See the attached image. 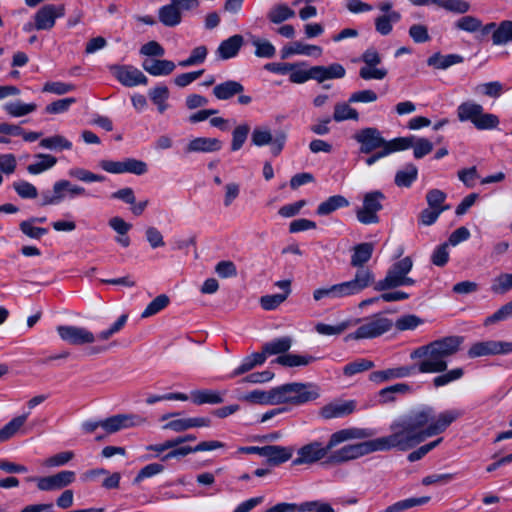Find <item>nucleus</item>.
I'll return each instance as SVG.
<instances>
[{"label":"nucleus","instance_id":"39448f33","mask_svg":"<svg viewBox=\"0 0 512 512\" xmlns=\"http://www.w3.org/2000/svg\"><path fill=\"white\" fill-rule=\"evenodd\" d=\"M457 117L461 122H471L478 130H492L500 123L498 116L485 113L482 105L473 101L461 103L457 108Z\"/></svg>","mask_w":512,"mask_h":512},{"label":"nucleus","instance_id":"412c9836","mask_svg":"<svg viewBox=\"0 0 512 512\" xmlns=\"http://www.w3.org/2000/svg\"><path fill=\"white\" fill-rule=\"evenodd\" d=\"M355 409L354 400H338L322 407L320 415L325 419L340 418L353 413Z\"/></svg>","mask_w":512,"mask_h":512},{"label":"nucleus","instance_id":"49530a36","mask_svg":"<svg viewBox=\"0 0 512 512\" xmlns=\"http://www.w3.org/2000/svg\"><path fill=\"white\" fill-rule=\"evenodd\" d=\"M404 138L410 140L409 148H413V155L416 159L423 158L433 150V144L427 138H417L413 135Z\"/></svg>","mask_w":512,"mask_h":512},{"label":"nucleus","instance_id":"c03bdc74","mask_svg":"<svg viewBox=\"0 0 512 512\" xmlns=\"http://www.w3.org/2000/svg\"><path fill=\"white\" fill-rule=\"evenodd\" d=\"M349 100L347 102H338L334 106L333 120L335 122H343L346 120H359V113L356 109L350 106Z\"/></svg>","mask_w":512,"mask_h":512},{"label":"nucleus","instance_id":"f3484780","mask_svg":"<svg viewBox=\"0 0 512 512\" xmlns=\"http://www.w3.org/2000/svg\"><path fill=\"white\" fill-rule=\"evenodd\" d=\"M57 333L63 341L71 345H85L96 341L95 335L84 327L60 325Z\"/></svg>","mask_w":512,"mask_h":512},{"label":"nucleus","instance_id":"e433bc0d","mask_svg":"<svg viewBox=\"0 0 512 512\" xmlns=\"http://www.w3.org/2000/svg\"><path fill=\"white\" fill-rule=\"evenodd\" d=\"M148 95L158 112L163 114L168 108L167 100L170 96L168 87L165 85L155 86L149 90Z\"/></svg>","mask_w":512,"mask_h":512},{"label":"nucleus","instance_id":"864d4df0","mask_svg":"<svg viewBox=\"0 0 512 512\" xmlns=\"http://www.w3.org/2000/svg\"><path fill=\"white\" fill-rule=\"evenodd\" d=\"M353 326L352 320H345L336 325H329L325 323H317L315 325V331L324 336L339 335Z\"/></svg>","mask_w":512,"mask_h":512},{"label":"nucleus","instance_id":"c9c22d12","mask_svg":"<svg viewBox=\"0 0 512 512\" xmlns=\"http://www.w3.org/2000/svg\"><path fill=\"white\" fill-rule=\"evenodd\" d=\"M37 109L35 103H24L20 100L6 102L3 105V110L14 118H19L33 113Z\"/></svg>","mask_w":512,"mask_h":512},{"label":"nucleus","instance_id":"0e129e2a","mask_svg":"<svg viewBox=\"0 0 512 512\" xmlns=\"http://www.w3.org/2000/svg\"><path fill=\"white\" fill-rule=\"evenodd\" d=\"M374 367V363L367 359H358L354 362L348 363L343 368L344 375L351 377L358 373L367 371Z\"/></svg>","mask_w":512,"mask_h":512},{"label":"nucleus","instance_id":"680f3d73","mask_svg":"<svg viewBox=\"0 0 512 512\" xmlns=\"http://www.w3.org/2000/svg\"><path fill=\"white\" fill-rule=\"evenodd\" d=\"M250 127L248 124L243 123L235 127L232 132L231 150L238 151L244 145L249 134Z\"/></svg>","mask_w":512,"mask_h":512},{"label":"nucleus","instance_id":"4d7b16f0","mask_svg":"<svg viewBox=\"0 0 512 512\" xmlns=\"http://www.w3.org/2000/svg\"><path fill=\"white\" fill-rule=\"evenodd\" d=\"M512 289V273H501L492 281L490 290L494 294H505Z\"/></svg>","mask_w":512,"mask_h":512},{"label":"nucleus","instance_id":"dca6fc26","mask_svg":"<svg viewBox=\"0 0 512 512\" xmlns=\"http://www.w3.org/2000/svg\"><path fill=\"white\" fill-rule=\"evenodd\" d=\"M512 353V342L488 340L474 343L468 350L470 358Z\"/></svg>","mask_w":512,"mask_h":512},{"label":"nucleus","instance_id":"473e14b6","mask_svg":"<svg viewBox=\"0 0 512 512\" xmlns=\"http://www.w3.org/2000/svg\"><path fill=\"white\" fill-rule=\"evenodd\" d=\"M30 412L14 417L0 429V443L5 442L16 435L26 423Z\"/></svg>","mask_w":512,"mask_h":512},{"label":"nucleus","instance_id":"09e8293b","mask_svg":"<svg viewBox=\"0 0 512 512\" xmlns=\"http://www.w3.org/2000/svg\"><path fill=\"white\" fill-rule=\"evenodd\" d=\"M434 5L455 14H465L471 9L466 0H434Z\"/></svg>","mask_w":512,"mask_h":512},{"label":"nucleus","instance_id":"4be33fe9","mask_svg":"<svg viewBox=\"0 0 512 512\" xmlns=\"http://www.w3.org/2000/svg\"><path fill=\"white\" fill-rule=\"evenodd\" d=\"M222 143L217 138L197 137L189 141L185 148L186 153H211L219 151Z\"/></svg>","mask_w":512,"mask_h":512},{"label":"nucleus","instance_id":"9d476101","mask_svg":"<svg viewBox=\"0 0 512 512\" xmlns=\"http://www.w3.org/2000/svg\"><path fill=\"white\" fill-rule=\"evenodd\" d=\"M353 138L360 144V152L364 154H369L377 149L388 147V144L398 145L410 141L405 138L386 140L382 137L381 132L374 127H367L357 131L353 135Z\"/></svg>","mask_w":512,"mask_h":512},{"label":"nucleus","instance_id":"f03ea898","mask_svg":"<svg viewBox=\"0 0 512 512\" xmlns=\"http://www.w3.org/2000/svg\"><path fill=\"white\" fill-rule=\"evenodd\" d=\"M463 338L448 336L427 345L420 346L410 354L412 360L420 359L416 371L420 373H440L447 368V358L454 355L460 348Z\"/></svg>","mask_w":512,"mask_h":512},{"label":"nucleus","instance_id":"de8ad7c7","mask_svg":"<svg viewBox=\"0 0 512 512\" xmlns=\"http://www.w3.org/2000/svg\"><path fill=\"white\" fill-rule=\"evenodd\" d=\"M293 68L290 70L289 73V80L292 83L295 84H303L307 82L310 79L314 80L313 76V67L306 69V64L304 62L302 63H292Z\"/></svg>","mask_w":512,"mask_h":512},{"label":"nucleus","instance_id":"c85d7f7f","mask_svg":"<svg viewBox=\"0 0 512 512\" xmlns=\"http://www.w3.org/2000/svg\"><path fill=\"white\" fill-rule=\"evenodd\" d=\"M225 394V391L213 389L194 390L191 392V400L196 405L220 404L224 401Z\"/></svg>","mask_w":512,"mask_h":512},{"label":"nucleus","instance_id":"f704fd0d","mask_svg":"<svg viewBox=\"0 0 512 512\" xmlns=\"http://www.w3.org/2000/svg\"><path fill=\"white\" fill-rule=\"evenodd\" d=\"M349 206V201L342 195H333L321 202L316 210L319 216H326L332 212Z\"/></svg>","mask_w":512,"mask_h":512},{"label":"nucleus","instance_id":"2f4dec72","mask_svg":"<svg viewBox=\"0 0 512 512\" xmlns=\"http://www.w3.org/2000/svg\"><path fill=\"white\" fill-rule=\"evenodd\" d=\"M374 251V244L370 242H364L356 245L353 248L351 256V265L360 269H364L363 266L372 257Z\"/></svg>","mask_w":512,"mask_h":512},{"label":"nucleus","instance_id":"a19ab883","mask_svg":"<svg viewBox=\"0 0 512 512\" xmlns=\"http://www.w3.org/2000/svg\"><path fill=\"white\" fill-rule=\"evenodd\" d=\"M239 400L262 405H275L274 389L269 391L253 390L239 397Z\"/></svg>","mask_w":512,"mask_h":512},{"label":"nucleus","instance_id":"0eeeda50","mask_svg":"<svg viewBox=\"0 0 512 512\" xmlns=\"http://www.w3.org/2000/svg\"><path fill=\"white\" fill-rule=\"evenodd\" d=\"M288 134L284 130H276L267 125H257L251 133V144L256 147L268 146L272 156H279L285 148Z\"/></svg>","mask_w":512,"mask_h":512},{"label":"nucleus","instance_id":"3c124183","mask_svg":"<svg viewBox=\"0 0 512 512\" xmlns=\"http://www.w3.org/2000/svg\"><path fill=\"white\" fill-rule=\"evenodd\" d=\"M316 360L311 355L284 354L279 356L276 361L287 367L306 366Z\"/></svg>","mask_w":512,"mask_h":512},{"label":"nucleus","instance_id":"72a5a7b5","mask_svg":"<svg viewBox=\"0 0 512 512\" xmlns=\"http://www.w3.org/2000/svg\"><path fill=\"white\" fill-rule=\"evenodd\" d=\"M159 21L167 27H175L182 21V13L170 2L159 8Z\"/></svg>","mask_w":512,"mask_h":512},{"label":"nucleus","instance_id":"7ed1b4c3","mask_svg":"<svg viewBox=\"0 0 512 512\" xmlns=\"http://www.w3.org/2000/svg\"><path fill=\"white\" fill-rule=\"evenodd\" d=\"M376 433L377 431L373 428L349 427L338 430L330 436L326 446H323L321 442L314 441L299 448L293 465L313 464L323 459L331 449L341 443L371 438Z\"/></svg>","mask_w":512,"mask_h":512},{"label":"nucleus","instance_id":"6ab92c4d","mask_svg":"<svg viewBox=\"0 0 512 512\" xmlns=\"http://www.w3.org/2000/svg\"><path fill=\"white\" fill-rule=\"evenodd\" d=\"M146 419L137 414H117L103 420V429L107 433H115L122 429L144 424Z\"/></svg>","mask_w":512,"mask_h":512},{"label":"nucleus","instance_id":"37998d69","mask_svg":"<svg viewBox=\"0 0 512 512\" xmlns=\"http://www.w3.org/2000/svg\"><path fill=\"white\" fill-rule=\"evenodd\" d=\"M400 19L401 15L399 12L383 14L375 19V29L379 34L386 36L391 33L393 24L399 22Z\"/></svg>","mask_w":512,"mask_h":512},{"label":"nucleus","instance_id":"1a4fd4ad","mask_svg":"<svg viewBox=\"0 0 512 512\" xmlns=\"http://www.w3.org/2000/svg\"><path fill=\"white\" fill-rule=\"evenodd\" d=\"M87 196H89V193L83 186L61 179L53 184L52 192H42V205H58L67 199L72 200Z\"/></svg>","mask_w":512,"mask_h":512},{"label":"nucleus","instance_id":"774afa93","mask_svg":"<svg viewBox=\"0 0 512 512\" xmlns=\"http://www.w3.org/2000/svg\"><path fill=\"white\" fill-rule=\"evenodd\" d=\"M387 70L378 66H362L359 70V76L363 80H382L387 76Z\"/></svg>","mask_w":512,"mask_h":512},{"label":"nucleus","instance_id":"13d9d810","mask_svg":"<svg viewBox=\"0 0 512 512\" xmlns=\"http://www.w3.org/2000/svg\"><path fill=\"white\" fill-rule=\"evenodd\" d=\"M251 43L255 47V55L257 57L272 58L276 53V48L268 40L252 37Z\"/></svg>","mask_w":512,"mask_h":512},{"label":"nucleus","instance_id":"aec40b11","mask_svg":"<svg viewBox=\"0 0 512 512\" xmlns=\"http://www.w3.org/2000/svg\"><path fill=\"white\" fill-rule=\"evenodd\" d=\"M416 372V366L414 365L393 367L372 372L369 375V380L376 384H380L394 379L410 377L416 374Z\"/></svg>","mask_w":512,"mask_h":512},{"label":"nucleus","instance_id":"a878e982","mask_svg":"<svg viewBox=\"0 0 512 512\" xmlns=\"http://www.w3.org/2000/svg\"><path fill=\"white\" fill-rule=\"evenodd\" d=\"M345 74V68L339 63H333L328 66H313L314 80L319 83L330 79H341Z\"/></svg>","mask_w":512,"mask_h":512},{"label":"nucleus","instance_id":"4468645a","mask_svg":"<svg viewBox=\"0 0 512 512\" xmlns=\"http://www.w3.org/2000/svg\"><path fill=\"white\" fill-rule=\"evenodd\" d=\"M76 479V474L74 471L70 470H62L56 474L43 476V477H31L30 481H34L37 485V488L40 491H55L61 490L70 484H72Z\"/></svg>","mask_w":512,"mask_h":512},{"label":"nucleus","instance_id":"79ce46f5","mask_svg":"<svg viewBox=\"0 0 512 512\" xmlns=\"http://www.w3.org/2000/svg\"><path fill=\"white\" fill-rule=\"evenodd\" d=\"M295 16V11L287 4L280 3L271 7L267 14V18L273 24H280Z\"/></svg>","mask_w":512,"mask_h":512},{"label":"nucleus","instance_id":"9b49d317","mask_svg":"<svg viewBox=\"0 0 512 512\" xmlns=\"http://www.w3.org/2000/svg\"><path fill=\"white\" fill-rule=\"evenodd\" d=\"M374 280V273L370 269H358L353 279L334 284L336 299L358 295L371 286Z\"/></svg>","mask_w":512,"mask_h":512},{"label":"nucleus","instance_id":"ddd939ff","mask_svg":"<svg viewBox=\"0 0 512 512\" xmlns=\"http://www.w3.org/2000/svg\"><path fill=\"white\" fill-rule=\"evenodd\" d=\"M385 195L381 191L367 192L363 196L362 207L356 210L357 220L365 225L379 222L378 212L383 208Z\"/></svg>","mask_w":512,"mask_h":512},{"label":"nucleus","instance_id":"a18cd8bd","mask_svg":"<svg viewBox=\"0 0 512 512\" xmlns=\"http://www.w3.org/2000/svg\"><path fill=\"white\" fill-rule=\"evenodd\" d=\"M291 344L292 340L287 336L274 339L263 345L262 354L267 358V356L284 353L290 349Z\"/></svg>","mask_w":512,"mask_h":512},{"label":"nucleus","instance_id":"6e6552de","mask_svg":"<svg viewBox=\"0 0 512 512\" xmlns=\"http://www.w3.org/2000/svg\"><path fill=\"white\" fill-rule=\"evenodd\" d=\"M353 325L361 323L360 326L352 333L346 336V340H362L372 339L383 335L388 332L393 322L391 319L382 316L381 314H375L371 317L363 319L352 320Z\"/></svg>","mask_w":512,"mask_h":512},{"label":"nucleus","instance_id":"6e6d98bb","mask_svg":"<svg viewBox=\"0 0 512 512\" xmlns=\"http://www.w3.org/2000/svg\"><path fill=\"white\" fill-rule=\"evenodd\" d=\"M411 142H406L398 145L388 144V147H384L379 149L378 152L374 153L373 155L369 156L365 159V163L367 166H372L375 164L378 160L381 158H384L394 152L403 151L406 149H409Z\"/></svg>","mask_w":512,"mask_h":512},{"label":"nucleus","instance_id":"052dcab7","mask_svg":"<svg viewBox=\"0 0 512 512\" xmlns=\"http://www.w3.org/2000/svg\"><path fill=\"white\" fill-rule=\"evenodd\" d=\"M169 304V298L164 295H158L156 298H154L144 309V311L141 314L142 318H148L151 317L160 311H162L164 308L167 307Z\"/></svg>","mask_w":512,"mask_h":512},{"label":"nucleus","instance_id":"5fc2aeb1","mask_svg":"<svg viewBox=\"0 0 512 512\" xmlns=\"http://www.w3.org/2000/svg\"><path fill=\"white\" fill-rule=\"evenodd\" d=\"M68 176L84 183L103 182L106 179L103 175L79 167L70 168Z\"/></svg>","mask_w":512,"mask_h":512},{"label":"nucleus","instance_id":"7c9ffc66","mask_svg":"<svg viewBox=\"0 0 512 512\" xmlns=\"http://www.w3.org/2000/svg\"><path fill=\"white\" fill-rule=\"evenodd\" d=\"M243 37L241 35H233L228 39L222 41L217 49V54L219 58L223 60H227L235 57L240 48L243 45Z\"/></svg>","mask_w":512,"mask_h":512},{"label":"nucleus","instance_id":"393cba45","mask_svg":"<svg viewBox=\"0 0 512 512\" xmlns=\"http://www.w3.org/2000/svg\"><path fill=\"white\" fill-rule=\"evenodd\" d=\"M143 69L152 76H167L171 74L176 65L173 61L165 59H146L142 63Z\"/></svg>","mask_w":512,"mask_h":512},{"label":"nucleus","instance_id":"a211bd4d","mask_svg":"<svg viewBox=\"0 0 512 512\" xmlns=\"http://www.w3.org/2000/svg\"><path fill=\"white\" fill-rule=\"evenodd\" d=\"M65 15L64 5L46 4L34 14L36 30H51L58 18Z\"/></svg>","mask_w":512,"mask_h":512},{"label":"nucleus","instance_id":"58836bf2","mask_svg":"<svg viewBox=\"0 0 512 512\" xmlns=\"http://www.w3.org/2000/svg\"><path fill=\"white\" fill-rule=\"evenodd\" d=\"M39 146L43 149L51 150V151H63V150H71L73 144L66 137L55 134L46 138H43L39 142Z\"/></svg>","mask_w":512,"mask_h":512},{"label":"nucleus","instance_id":"2eb2a0df","mask_svg":"<svg viewBox=\"0 0 512 512\" xmlns=\"http://www.w3.org/2000/svg\"><path fill=\"white\" fill-rule=\"evenodd\" d=\"M109 70L123 86L135 87L148 83L143 72L132 65H111Z\"/></svg>","mask_w":512,"mask_h":512},{"label":"nucleus","instance_id":"e2e57ef3","mask_svg":"<svg viewBox=\"0 0 512 512\" xmlns=\"http://www.w3.org/2000/svg\"><path fill=\"white\" fill-rule=\"evenodd\" d=\"M208 51L207 48L204 45H200L196 48H194L190 54V56L182 60L178 63L180 67H190L198 64H202L207 57Z\"/></svg>","mask_w":512,"mask_h":512},{"label":"nucleus","instance_id":"338daca9","mask_svg":"<svg viewBox=\"0 0 512 512\" xmlns=\"http://www.w3.org/2000/svg\"><path fill=\"white\" fill-rule=\"evenodd\" d=\"M463 374L464 371L462 368H454L447 371L446 373L436 376L433 379V384L435 387H442L448 385L451 382L459 380L462 378Z\"/></svg>","mask_w":512,"mask_h":512},{"label":"nucleus","instance_id":"ea45409f","mask_svg":"<svg viewBox=\"0 0 512 512\" xmlns=\"http://www.w3.org/2000/svg\"><path fill=\"white\" fill-rule=\"evenodd\" d=\"M418 177V169L412 164H406L395 174L394 182L398 187H410Z\"/></svg>","mask_w":512,"mask_h":512},{"label":"nucleus","instance_id":"4c0bfd02","mask_svg":"<svg viewBox=\"0 0 512 512\" xmlns=\"http://www.w3.org/2000/svg\"><path fill=\"white\" fill-rule=\"evenodd\" d=\"M463 60L464 58L458 54L442 55L440 53H435L428 58L427 64L436 69L444 70L452 65L462 63Z\"/></svg>","mask_w":512,"mask_h":512},{"label":"nucleus","instance_id":"423d86ee","mask_svg":"<svg viewBox=\"0 0 512 512\" xmlns=\"http://www.w3.org/2000/svg\"><path fill=\"white\" fill-rule=\"evenodd\" d=\"M412 268L413 261L410 257L400 259L392 264L384 279L376 282L374 289L376 291H385L401 286H413L416 281L408 276Z\"/></svg>","mask_w":512,"mask_h":512},{"label":"nucleus","instance_id":"8fccbe9b","mask_svg":"<svg viewBox=\"0 0 512 512\" xmlns=\"http://www.w3.org/2000/svg\"><path fill=\"white\" fill-rule=\"evenodd\" d=\"M430 500L429 496H423L418 498H407L404 500H400L390 506H388L383 512H403L407 509L413 508L415 506H420L428 503Z\"/></svg>","mask_w":512,"mask_h":512},{"label":"nucleus","instance_id":"bb28decb","mask_svg":"<svg viewBox=\"0 0 512 512\" xmlns=\"http://www.w3.org/2000/svg\"><path fill=\"white\" fill-rule=\"evenodd\" d=\"M265 361L266 357L265 354H262V352L252 353L251 355H248L245 358H243L240 365L237 366L230 374H228L226 378L232 379L245 373H248L254 368L263 365Z\"/></svg>","mask_w":512,"mask_h":512},{"label":"nucleus","instance_id":"20e7f679","mask_svg":"<svg viewBox=\"0 0 512 512\" xmlns=\"http://www.w3.org/2000/svg\"><path fill=\"white\" fill-rule=\"evenodd\" d=\"M274 389L275 405L290 403L300 405L319 397V388L312 383H289Z\"/></svg>","mask_w":512,"mask_h":512},{"label":"nucleus","instance_id":"b1692460","mask_svg":"<svg viewBox=\"0 0 512 512\" xmlns=\"http://www.w3.org/2000/svg\"><path fill=\"white\" fill-rule=\"evenodd\" d=\"M291 55L316 56L322 55V48L316 45L304 44L295 41L281 50V58L286 59Z\"/></svg>","mask_w":512,"mask_h":512},{"label":"nucleus","instance_id":"5701e85b","mask_svg":"<svg viewBox=\"0 0 512 512\" xmlns=\"http://www.w3.org/2000/svg\"><path fill=\"white\" fill-rule=\"evenodd\" d=\"M293 454V449L279 445H267L262 447V457L272 465H279L288 461Z\"/></svg>","mask_w":512,"mask_h":512},{"label":"nucleus","instance_id":"603ef678","mask_svg":"<svg viewBox=\"0 0 512 512\" xmlns=\"http://www.w3.org/2000/svg\"><path fill=\"white\" fill-rule=\"evenodd\" d=\"M494 45H505L512 41V21H502L492 35Z\"/></svg>","mask_w":512,"mask_h":512},{"label":"nucleus","instance_id":"f8f14e48","mask_svg":"<svg viewBox=\"0 0 512 512\" xmlns=\"http://www.w3.org/2000/svg\"><path fill=\"white\" fill-rule=\"evenodd\" d=\"M368 439L367 441L344 445L333 451L329 456V462L341 464L377 452L374 439Z\"/></svg>","mask_w":512,"mask_h":512},{"label":"nucleus","instance_id":"69168bd1","mask_svg":"<svg viewBox=\"0 0 512 512\" xmlns=\"http://www.w3.org/2000/svg\"><path fill=\"white\" fill-rule=\"evenodd\" d=\"M13 188L18 196L23 199H35L38 196L37 188L25 180L14 182Z\"/></svg>","mask_w":512,"mask_h":512},{"label":"nucleus","instance_id":"f257e3e1","mask_svg":"<svg viewBox=\"0 0 512 512\" xmlns=\"http://www.w3.org/2000/svg\"><path fill=\"white\" fill-rule=\"evenodd\" d=\"M463 414V410L450 409L436 416L433 407L422 405L392 420L390 434L374 438L377 452H406L427 438L441 434Z\"/></svg>","mask_w":512,"mask_h":512},{"label":"nucleus","instance_id":"c756f323","mask_svg":"<svg viewBox=\"0 0 512 512\" xmlns=\"http://www.w3.org/2000/svg\"><path fill=\"white\" fill-rule=\"evenodd\" d=\"M244 91V86L235 80H228L217 84L213 88V95L218 100H229L235 95L241 94Z\"/></svg>","mask_w":512,"mask_h":512},{"label":"nucleus","instance_id":"cd10ccee","mask_svg":"<svg viewBox=\"0 0 512 512\" xmlns=\"http://www.w3.org/2000/svg\"><path fill=\"white\" fill-rule=\"evenodd\" d=\"M57 164V158L51 154L38 153L34 155V161L27 166V172L31 175H39Z\"/></svg>","mask_w":512,"mask_h":512},{"label":"nucleus","instance_id":"bf43d9fd","mask_svg":"<svg viewBox=\"0 0 512 512\" xmlns=\"http://www.w3.org/2000/svg\"><path fill=\"white\" fill-rule=\"evenodd\" d=\"M454 27L468 33H474L481 29L482 21L475 16L466 15L454 22Z\"/></svg>","mask_w":512,"mask_h":512}]
</instances>
